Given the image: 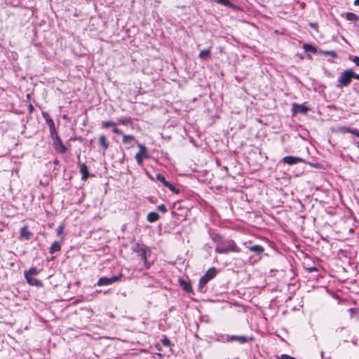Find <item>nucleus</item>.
I'll use <instances>...</instances> for the list:
<instances>
[{"mask_svg":"<svg viewBox=\"0 0 359 359\" xmlns=\"http://www.w3.org/2000/svg\"><path fill=\"white\" fill-rule=\"evenodd\" d=\"M212 241L216 244L215 252L218 254L241 252V248L231 239L225 240L220 235L216 234L212 237Z\"/></svg>","mask_w":359,"mask_h":359,"instance_id":"1","label":"nucleus"},{"mask_svg":"<svg viewBox=\"0 0 359 359\" xmlns=\"http://www.w3.org/2000/svg\"><path fill=\"white\" fill-rule=\"evenodd\" d=\"M353 78V71L352 69H346L342 72L337 80V88H342L350 85Z\"/></svg>","mask_w":359,"mask_h":359,"instance_id":"2","label":"nucleus"},{"mask_svg":"<svg viewBox=\"0 0 359 359\" xmlns=\"http://www.w3.org/2000/svg\"><path fill=\"white\" fill-rule=\"evenodd\" d=\"M131 250L133 252L136 253L141 259H145L147 257V255H150L151 250L149 248L143 243H135L132 247Z\"/></svg>","mask_w":359,"mask_h":359,"instance_id":"3","label":"nucleus"},{"mask_svg":"<svg viewBox=\"0 0 359 359\" xmlns=\"http://www.w3.org/2000/svg\"><path fill=\"white\" fill-rule=\"evenodd\" d=\"M140 151L136 154L135 158L139 165H142L143 163V158H149V156L147 154V148L143 144H139Z\"/></svg>","mask_w":359,"mask_h":359,"instance_id":"4","label":"nucleus"},{"mask_svg":"<svg viewBox=\"0 0 359 359\" xmlns=\"http://www.w3.org/2000/svg\"><path fill=\"white\" fill-rule=\"evenodd\" d=\"M53 146L55 150L60 154H65L69 150L68 148L62 143V141L59 136L55 137V138L53 140Z\"/></svg>","mask_w":359,"mask_h":359,"instance_id":"5","label":"nucleus"},{"mask_svg":"<svg viewBox=\"0 0 359 359\" xmlns=\"http://www.w3.org/2000/svg\"><path fill=\"white\" fill-rule=\"evenodd\" d=\"M309 110V107L305 106L304 104H299L294 102L292 105V113L293 116L297 114H306Z\"/></svg>","mask_w":359,"mask_h":359,"instance_id":"6","label":"nucleus"},{"mask_svg":"<svg viewBox=\"0 0 359 359\" xmlns=\"http://www.w3.org/2000/svg\"><path fill=\"white\" fill-rule=\"evenodd\" d=\"M217 273L218 270L215 267H211L208 269L205 274H203V285L214 278Z\"/></svg>","mask_w":359,"mask_h":359,"instance_id":"7","label":"nucleus"},{"mask_svg":"<svg viewBox=\"0 0 359 359\" xmlns=\"http://www.w3.org/2000/svg\"><path fill=\"white\" fill-rule=\"evenodd\" d=\"M282 161L284 163L288 164V165H294L298 163L305 162V161L299 157L292 156H285Z\"/></svg>","mask_w":359,"mask_h":359,"instance_id":"8","label":"nucleus"},{"mask_svg":"<svg viewBox=\"0 0 359 359\" xmlns=\"http://www.w3.org/2000/svg\"><path fill=\"white\" fill-rule=\"evenodd\" d=\"M251 252H255L257 256H258L257 259L255 261L261 259L262 254H263L264 251V248L259 245H255L252 246L247 247Z\"/></svg>","mask_w":359,"mask_h":359,"instance_id":"9","label":"nucleus"},{"mask_svg":"<svg viewBox=\"0 0 359 359\" xmlns=\"http://www.w3.org/2000/svg\"><path fill=\"white\" fill-rule=\"evenodd\" d=\"M337 130L342 133H351L353 135H355V137L359 138V130H358L357 128H351L343 126H339L337 128Z\"/></svg>","mask_w":359,"mask_h":359,"instance_id":"10","label":"nucleus"},{"mask_svg":"<svg viewBox=\"0 0 359 359\" xmlns=\"http://www.w3.org/2000/svg\"><path fill=\"white\" fill-rule=\"evenodd\" d=\"M20 238L25 240H29L31 238L32 233L29 231L27 225L20 228Z\"/></svg>","mask_w":359,"mask_h":359,"instance_id":"11","label":"nucleus"},{"mask_svg":"<svg viewBox=\"0 0 359 359\" xmlns=\"http://www.w3.org/2000/svg\"><path fill=\"white\" fill-rule=\"evenodd\" d=\"M80 172L81 174V179L83 180H86L90 177L88 168L85 163H83L80 165Z\"/></svg>","mask_w":359,"mask_h":359,"instance_id":"12","label":"nucleus"},{"mask_svg":"<svg viewBox=\"0 0 359 359\" xmlns=\"http://www.w3.org/2000/svg\"><path fill=\"white\" fill-rule=\"evenodd\" d=\"M27 282L30 285H32V286H36V287H42L43 286V283L35 278H33L32 276L30 277H25Z\"/></svg>","mask_w":359,"mask_h":359,"instance_id":"13","label":"nucleus"},{"mask_svg":"<svg viewBox=\"0 0 359 359\" xmlns=\"http://www.w3.org/2000/svg\"><path fill=\"white\" fill-rule=\"evenodd\" d=\"M160 218L159 215L156 212H150L147 215V219L149 222H155Z\"/></svg>","mask_w":359,"mask_h":359,"instance_id":"14","label":"nucleus"},{"mask_svg":"<svg viewBox=\"0 0 359 359\" xmlns=\"http://www.w3.org/2000/svg\"><path fill=\"white\" fill-rule=\"evenodd\" d=\"M61 250V245L58 241H54L49 249V252L50 254H54L55 252H60Z\"/></svg>","mask_w":359,"mask_h":359,"instance_id":"15","label":"nucleus"},{"mask_svg":"<svg viewBox=\"0 0 359 359\" xmlns=\"http://www.w3.org/2000/svg\"><path fill=\"white\" fill-rule=\"evenodd\" d=\"M40 271L38 270L36 267L32 266L29 270H25L24 272L25 277H30L35 275H38Z\"/></svg>","mask_w":359,"mask_h":359,"instance_id":"16","label":"nucleus"},{"mask_svg":"<svg viewBox=\"0 0 359 359\" xmlns=\"http://www.w3.org/2000/svg\"><path fill=\"white\" fill-rule=\"evenodd\" d=\"M231 341H238L241 344H244L248 341V337L245 336L232 335L229 337Z\"/></svg>","mask_w":359,"mask_h":359,"instance_id":"17","label":"nucleus"},{"mask_svg":"<svg viewBox=\"0 0 359 359\" xmlns=\"http://www.w3.org/2000/svg\"><path fill=\"white\" fill-rule=\"evenodd\" d=\"M97 285L98 286H104L111 285V283L109 278L104 276L99 278Z\"/></svg>","mask_w":359,"mask_h":359,"instance_id":"18","label":"nucleus"},{"mask_svg":"<svg viewBox=\"0 0 359 359\" xmlns=\"http://www.w3.org/2000/svg\"><path fill=\"white\" fill-rule=\"evenodd\" d=\"M99 144L102 147V148L106 150L109 147V142L107 140L105 135H102L99 137Z\"/></svg>","mask_w":359,"mask_h":359,"instance_id":"19","label":"nucleus"},{"mask_svg":"<svg viewBox=\"0 0 359 359\" xmlns=\"http://www.w3.org/2000/svg\"><path fill=\"white\" fill-rule=\"evenodd\" d=\"M179 282L180 285L182 287L184 291L189 292L191 290V286L189 283L187 282L183 279H180Z\"/></svg>","mask_w":359,"mask_h":359,"instance_id":"20","label":"nucleus"},{"mask_svg":"<svg viewBox=\"0 0 359 359\" xmlns=\"http://www.w3.org/2000/svg\"><path fill=\"white\" fill-rule=\"evenodd\" d=\"M303 48L305 51L311 52L312 53H317L318 50L315 46L309 43H304L303 46Z\"/></svg>","mask_w":359,"mask_h":359,"instance_id":"21","label":"nucleus"},{"mask_svg":"<svg viewBox=\"0 0 359 359\" xmlns=\"http://www.w3.org/2000/svg\"><path fill=\"white\" fill-rule=\"evenodd\" d=\"M135 140V136L132 135H123V142L126 144H130Z\"/></svg>","mask_w":359,"mask_h":359,"instance_id":"22","label":"nucleus"},{"mask_svg":"<svg viewBox=\"0 0 359 359\" xmlns=\"http://www.w3.org/2000/svg\"><path fill=\"white\" fill-rule=\"evenodd\" d=\"M346 19L348 21H358L359 16L353 13L348 12L346 13Z\"/></svg>","mask_w":359,"mask_h":359,"instance_id":"23","label":"nucleus"},{"mask_svg":"<svg viewBox=\"0 0 359 359\" xmlns=\"http://www.w3.org/2000/svg\"><path fill=\"white\" fill-rule=\"evenodd\" d=\"M318 53H319V54L323 55H330L333 58H337V54L336 51H334V50H320Z\"/></svg>","mask_w":359,"mask_h":359,"instance_id":"24","label":"nucleus"},{"mask_svg":"<svg viewBox=\"0 0 359 359\" xmlns=\"http://www.w3.org/2000/svg\"><path fill=\"white\" fill-rule=\"evenodd\" d=\"M133 123L132 118L130 117H121L118 119V123L122 125H128L131 124Z\"/></svg>","mask_w":359,"mask_h":359,"instance_id":"25","label":"nucleus"},{"mask_svg":"<svg viewBox=\"0 0 359 359\" xmlns=\"http://www.w3.org/2000/svg\"><path fill=\"white\" fill-rule=\"evenodd\" d=\"M43 116L46 118V123L49 128L54 127L55 123L53 120L48 116L47 113H43Z\"/></svg>","mask_w":359,"mask_h":359,"instance_id":"26","label":"nucleus"},{"mask_svg":"<svg viewBox=\"0 0 359 359\" xmlns=\"http://www.w3.org/2000/svg\"><path fill=\"white\" fill-rule=\"evenodd\" d=\"M218 4H222L224 6H228L229 8L234 7V4L230 2L229 0H215Z\"/></svg>","mask_w":359,"mask_h":359,"instance_id":"27","label":"nucleus"},{"mask_svg":"<svg viewBox=\"0 0 359 359\" xmlns=\"http://www.w3.org/2000/svg\"><path fill=\"white\" fill-rule=\"evenodd\" d=\"M165 187L169 189L174 194H179L180 189H177L175 186H173L170 182L166 184Z\"/></svg>","mask_w":359,"mask_h":359,"instance_id":"28","label":"nucleus"},{"mask_svg":"<svg viewBox=\"0 0 359 359\" xmlns=\"http://www.w3.org/2000/svg\"><path fill=\"white\" fill-rule=\"evenodd\" d=\"M156 179L161 182L165 187L166 186V184L169 182L168 181H167L165 178V177L161 175V173H158L156 175Z\"/></svg>","mask_w":359,"mask_h":359,"instance_id":"29","label":"nucleus"},{"mask_svg":"<svg viewBox=\"0 0 359 359\" xmlns=\"http://www.w3.org/2000/svg\"><path fill=\"white\" fill-rule=\"evenodd\" d=\"M102 125L103 128H109V127H115L116 123L112 121H103Z\"/></svg>","mask_w":359,"mask_h":359,"instance_id":"30","label":"nucleus"},{"mask_svg":"<svg viewBox=\"0 0 359 359\" xmlns=\"http://www.w3.org/2000/svg\"><path fill=\"white\" fill-rule=\"evenodd\" d=\"M122 278H123L122 273H119L118 275H116V276H112L109 278H110L111 283L112 284L115 282L120 281Z\"/></svg>","mask_w":359,"mask_h":359,"instance_id":"31","label":"nucleus"},{"mask_svg":"<svg viewBox=\"0 0 359 359\" xmlns=\"http://www.w3.org/2000/svg\"><path fill=\"white\" fill-rule=\"evenodd\" d=\"M49 130H50V136L52 138V140L55 138V137H58L59 136L57 133L55 126L49 128Z\"/></svg>","mask_w":359,"mask_h":359,"instance_id":"32","label":"nucleus"},{"mask_svg":"<svg viewBox=\"0 0 359 359\" xmlns=\"http://www.w3.org/2000/svg\"><path fill=\"white\" fill-rule=\"evenodd\" d=\"M157 210L163 213H165L168 211V209L164 204L159 205L157 207Z\"/></svg>","mask_w":359,"mask_h":359,"instance_id":"33","label":"nucleus"},{"mask_svg":"<svg viewBox=\"0 0 359 359\" xmlns=\"http://www.w3.org/2000/svg\"><path fill=\"white\" fill-rule=\"evenodd\" d=\"M162 344L165 346H170L171 342L168 338L165 337L163 339H162Z\"/></svg>","mask_w":359,"mask_h":359,"instance_id":"34","label":"nucleus"},{"mask_svg":"<svg viewBox=\"0 0 359 359\" xmlns=\"http://www.w3.org/2000/svg\"><path fill=\"white\" fill-rule=\"evenodd\" d=\"M278 359H297L292 356H290L287 354H282Z\"/></svg>","mask_w":359,"mask_h":359,"instance_id":"35","label":"nucleus"},{"mask_svg":"<svg viewBox=\"0 0 359 359\" xmlns=\"http://www.w3.org/2000/svg\"><path fill=\"white\" fill-rule=\"evenodd\" d=\"M112 132L116 135H123L122 130H121L120 129L116 128V127H114L112 128Z\"/></svg>","mask_w":359,"mask_h":359,"instance_id":"36","label":"nucleus"},{"mask_svg":"<svg viewBox=\"0 0 359 359\" xmlns=\"http://www.w3.org/2000/svg\"><path fill=\"white\" fill-rule=\"evenodd\" d=\"M63 230H64V226H59L57 228V234L59 236L60 235L62 232H63Z\"/></svg>","mask_w":359,"mask_h":359,"instance_id":"37","label":"nucleus"},{"mask_svg":"<svg viewBox=\"0 0 359 359\" xmlns=\"http://www.w3.org/2000/svg\"><path fill=\"white\" fill-rule=\"evenodd\" d=\"M143 262H144V266L146 269H149L150 266H151V264L150 263L147 261V259L145 258V259H142Z\"/></svg>","mask_w":359,"mask_h":359,"instance_id":"38","label":"nucleus"},{"mask_svg":"<svg viewBox=\"0 0 359 359\" xmlns=\"http://www.w3.org/2000/svg\"><path fill=\"white\" fill-rule=\"evenodd\" d=\"M352 61L355 63L356 66H359V56H355Z\"/></svg>","mask_w":359,"mask_h":359,"instance_id":"39","label":"nucleus"},{"mask_svg":"<svg viewBox=\"0 0 359 359\" xmlns=\"http://www.w3.org/2000/svg\"><path fill=\"white\" fill-rule=\"evenodd\" d=\"M210 50L208 49L203 50V58L209 55Z\"/></svg>","mask_w":359,"mask_h":359,"instance_id":"40","label":"nucleus"},{"mask_svg":"<svg viewBox=\"0 0 359 359\" xmlns=\"http://www.w3.org/2000/svg\"><path fill=\"white\" fill-rule=\"evenodd\" d=\"M307 270L309 271V272H313V271H316L318 269L315 266H313V267H311V268H308Z\"/></svg>","mask_w":359,"mask_h":359,"instance_id":"41","label":"nucleus"},{"mask_svg":"<svg viewBox=\"0 0 359 359\" xmlns=\"http://www.w3.org/2000/svg\"><path fill=\"white\" fill-rule=\"evenodd\" d=\"M201 287H202V276L198 280V288L200 289Z\"/></svg>","mask_w":359,"mask_h":359,"instance_id":"42","label":"nucleus"},{"mask_svg":"<svg viewBox=\"0 0 359 359\" xmlns=\"http://www.w3.org/2000/svg\"><path fill=\"white\" fill-rule=\"evenodd\" d=\"M353 78L355 79H358L359 80V73L358 74H356L353 72Z\"/></svg>","mask_w":359,"mask_h":359,"instance_id":"43","label":"nucleus"},{"mask_svg":"<svg viewBox=\"0 0 359 359\" xmlns=\"http://www.w3.org/2000/svg\"><path fill=\"white\" fill-rule=\"evenodd\" d=\"M310 26L312 28H316L317 27V25L316 23H310Z\"/></svg>","mask_w":359,"mask_h":359,"instance_id":"44","label":"nucleus"},{"mask_svg":"<svg viewBox=\"0 0 359 359\" xmlns=\"http://www.w3.org/2000/svg\"><path fill=\"white\" fill-rule=\"evenodd\" d=\"M353 4H354L355 6H358L359 5V0H355Z\"/></svg>","mask_w":359,"mask_h":359,"instance_id":"45","label":"nucleus"},{"mask_svg":"<svg viewBox=\"0 0 359 359\" xmlns=\"http://www.w3.org/2000/svg\"><path fill=\"white\" fill-rule=\"evenodd\" d=\"M202 55H203L202 50H201L200 53H198V57L202 58Z\"/></svg>","mask_w":359,"mask_h":359,"instance_id":"46","label":"nucleus"},{"mask_svg":"<svg viewBox=\"0 0 359 359\" xmlns=\"http://www.w3.org/2000/svg\"><path fill=\"white\" fill-rule=\"evenodd\" d=\"M54 163H55V164H58L59 163V161L58 160H55Z\"/></svg>","mask_w":359,"mask_h":359,"instance_id":"47","label":"nucleus"},{"mask_svg":"<svg viewBox=\"0 0 359 359\" xmlns=\"http://www.w3.org/2000/svg\"><path fill=\"white\" fill-rule=\"evenodd\" d=\"M198 320H199L201 322H202V316H200V317L198 318Z\"/></svg>","mask_w":359,"mask_h":359,"instance_id":"48","label":"nucleus"},{"mask_svg":"<svg viewBox=\"0 0 359 359\" xmlns=\"http://www.w3.org/2000/svg\"><path fill=\"white\" fill-rule=\"evenodd\" d=\"M320 354H321V358H323L324 353L322 351Z\"/></svg>","mask_w":359,"mask_h":359,"instance_id":"49","label":"nucleus"},{"mask_svg":"<svg viewBox=\"0 0 359 359\" xmlns=\"http://www.w3.org/2000/svg\"><path fill=\"white\" fill-rule=\"evenodd\" d=\"M32 109H33L32 105H30V106H29V109H30V110H32Z\"/></svg>","mask_w":359,"mask_h":359,"instance_id":"50","label":"nucleus"},{"mask_svg":"<svg viewBox=\"0 0 359 359\" xmlns=\"http://www.w3.org/2000/svg\"><path fill=\"white\" fill-rule=\"evenodd\" d=\"M356 26H358L359 27V22L355 24Z\"/></svg>","mask_w":359,"mask_h":359,"instance_id":"51","label":"nucleus"}]
</instances>
